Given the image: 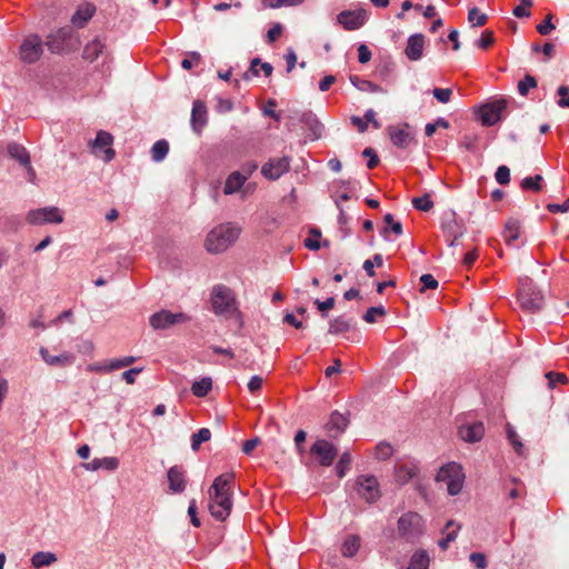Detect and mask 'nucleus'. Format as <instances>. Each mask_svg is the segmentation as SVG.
<instances>
[{"instance_id": "7ed1b4c3", "label": "nucleus", "mask_w": 569, "mask_h": 569, "mask_svg": "<svg viewBox=\"0 0 569 569\" xmlns=\"http://www.w3.org/2000/svg\"><path fill=\"white\" fill-rule=\"evenodd\" d=\"M240 232L241 228L237 223H220L208 232L204 248L209 253H221L236 242Z\"/></svg>"}, {"instance_id": "f257e3e1", "label": "nucleus", "mask_w": 569, "mask_h": 569, "mask_svg": "<svg viewBox=\"0 0 569 569\" xmlns=\"http://www.w3.org/2000/svg\"><path fill=\"white\" fill-rule=\"evenodd\" d=\"M233 479V473L220 475L213 480L208 491L209 511L219 521L226 520L231 513Z\"/></svg>"}, {"instance_id": "4d7b16f0", "label": "nucleus", "mask_w": 569, "mask_h": 569, "mask_svg": "<svg viewBox=\"0 0 569 569\" xmlns=\"http://www.w3.org/2000/svg\"><path fill=\"white\" fill-rule=\"evenodd\" d=\"M432 94L439 102L447 103L450 101L452 90L449 88H435Z\"/></svg>"}, {"instance_id": "1a4fd4ad", "label": "nucleus", "mask_w": 569, "mask_h": 569, "mask_svg": "<svg viewBox=\"0 0 569 569\" xmlns=\"http://www.w3.org/2000/svg\"><path fill=\"white\" fill-rule=\"evenodd\" d=\"M189 320V317L183 312H170L168 310H161L153 313L150 319V326L156 330H164L177 323H183Z\"/></svg>"}, {"instance_id": "49530a36", "label": "nucleus", "mask_w": 569, "mask_h": 569, "mask_svg": "<svg viewBox=\"0 0 569 569\" xmlns=\"http://www.w3.org/2000/svg\"><path fill=\"white\" fill-rule=\"evenodd\" d=\"M321 237V232L318 229H311L309 237L305 240V246L309 250H319L320 243L319 239Z\"/></svg>"}, {"instance_id": "2f4dec72", "label": "nucleus", "mask_w": 569, "mask_h": 569, "mask_svg": "<svg viewBox=\"0 0 569 569\" xmlns=\"http://www.w3.org/2000/svg\"><path fill=\"white\" fill-rule=\"evenodd\" d=\"M104 43L100 39H94L87 43L83 49V58L89 61L96 60L103 53Z\"/></svg>"}, {"instance_id": "4c0bfd02", "label": "nucleus", "mask_w": 569, "mask_h": 569, "mask_svg": "<svg viewBox=\"0 0 569 569\" xmlns=\"http://www.w3.org/2000/svg\"><path fill=\"white\" fill-rule=\"evenodd\" d=\"M386 227L382 231L383 237L387 239V232L389 229L396 234L401 236L402 234V224L399 221H396L393 219V216L391 213H387L383 218Z\"/></svg>"}, {"instance_id": "864d4df0", "label": "nucleus", "mask_w": 569, "mask_h": 569, "mask_svg": "<svg viewBox=\"0 0 569 569\" xmlns=\"http://www.w3.org/2000/svg\"><path fill=\"white\" fill-rule=\"evenodd\" d=\"M382 262H383L382 256L377 253L373 256V260L368 259L365 261L363 269L369 277H372V276H375V270H373L375 264L380 267V266H382Z\"/></svg>"}, {"instance_id": "c756f323", "label": "nucleus", "mask_w": 569, "mask_h": 569, "mask_svg": "<svg viewBox=\"0 0 569 569\" xmlns=\"http://www.w3.org/2000/svg\"><path fill=\"white\" fill-rule=\"evenodd\" d=\"M351 328V319L346 316H339L330 320L329 333L339 335L348 332Z\"/></svg>"}, {"instance_id": "58836bf2", "label": "nucleus", "mask_w": 569, "mask_h": 569, "mask_svg": "<svg viewBox=\"0 0 569 569\" xmlns=\"http://www.w3.org/2000/svg\"><path fill=\"white\" fill-rule=\"evenodd\" d=\"M488 20L487 14L481 13L478 8H471L468 11V21L471 27H482Z\"/></svg>"}, {"instance_id": "8fccbe9b", "label": "nucleus", "mask_w": 569, "mask_h": 569, "mask_svg": "<svg viewBox=\"0 0 569 569\" xmlns=\"http://www.w3.org/2000/svg\"><path fill=\"white\" fill-rule=\"evenodd\" d=\"M305 0H262L263 4L269 8L293 7L301 4Z\"/></svg>"}, {"instance_id": "393cba45", "label": "nucleus", "mask_w": 569, "mask_h": 569, "mask_svg": "<svg viewBox=\"0 0 569 569\" xmlns=\"http://www.w3.org/2000/svg\"><path fill=\"white\" fill-rule=\"evenodd\" d=\"M247 181V177L243 176L240 171L231 172L226 179L223 193L227 196L233 194L236 192L241 191L242 187Z\"/></svg>"}, {"instance_id": "4468645a", "label": "nucleus", "mask_w": 569, "mask_h": 569, "mask_svg": "<svg viewBox=\"0 0 569 569\" xmlns=\"http://www.w3.org/2000/svg\"><path fill=\"white\" fill-rule=\"evenodd\" d=\"M42 54V41L36 36L31 34L24 39L20 46V58L27 63L36 62Z\"/></svg>"}, {"instance_id": "338daca9", "label": "nucleus", "mask_w": 569, "mask_h": 569, "mask_svg": "<svg viewBox=\"0 0 569 569\" xmlns=\"http://www.w3.org/2000/svg\"><path fill=\"white\" fill-rule=\"evenodd\" d=\"M188 515L190 517V521L194 527H200V519L197 515V502L194 499H192L188 507Z\"/></svg>"}, {"instance_id": "f03ea898", "label": "nucleus", "mask_w": 569, "mask_h": 569, "mask_svg": "<svg viewBox=\"0 0 569 569\" xmlns=\"http://www.w3.org/2000/svg\"><path fill=\"white\" fill-rule=\"evenodd\" d=\"M210 303L214 315L234 319L240 328L243 327V316L231 288L222 283L214 284L210 292Z\"/></svg>"}, {"instance_id": "bb28decb", "label": "nucleus", "mask_w": 569, "mask_h": 569, "mask_svg": "<svg viewBox=\"0 0 569 569\" xmlns=\"http://www.w3.org/2000/svg\"><path fill=\"white\" fill-rule=\"evenodd\" d=\"M349 80H350L351 84L360 91L371 92V93H385L386 92V90L383 88H381L380 86H378L369 80L361 79L358 76H350Z\"/></svg>"}, {"instance_id": "603ef678", "label": "nucleus", "mask_w": 569, "mask_h": 569, "mask_svg": "<svg viewBox=\"0 0 569 569\" xmlns=\"http://www.w3.org/2000/svg\"><path fill=\"white\" fill-rule=\"evenodd\" d=\"M546 378L548 379V387L553 389L557 383H566L568 378L565 373L560 372H547Z\"/></svg>"}, {"instance_id": "6ab92c4d", "label": "nucleus", "mask_w": 569, "mask_h": 569, "mask_svg": "<svg viewBox=\"0 0 569 569\" xmlns=\"http://www.w3.org/2000/svg\"><path fill=\"white\" fill-rule=\"evenodd\" d=\"M190 123L196 133H200L207 124V107L200 100H194L192 103Z\"/></svg>"}, {"instance_id": "a18cd8bd", "label": "nucleus", "mask_w": 569, "mask_h": 569, "mask_svg": "<svg viewBox=\"0 0 569 569\" xmlns=\"http://www.w3.org/2000/svg\"><path fill=\"white\" fill-rule=\"evenodd\" d=\"M507 437H508L510 443L512 445L513 449L516 450V452L518 455H522L523 445L519 440V437H518L516 430L510 425L507 426Z\"/></svg>"}, {"instance_id": "e433bc0d", "label": "nucleus", "mask_w": 569, "mask_h": 569, "mask_svg": "<svg viewBox=\"0 0 569 569\" xmlns=\"http://www.w3.org/2000/svg\"><path fill=\"white\" fill-rule=\"evenodd\" d=\"M211 438V431L208 428H201L191 437V449L198 451L200 446L209 441Z\"/></svg>"}, {"instance_id": "09e8293b", "label": "nucleus", "mask_w": 569, "mask_h": 569, "mask_svg": "<svg viewBox=\"0 0 569 569\" xmlns=\"http://www.w3.org/2000/svg\"><path fill=\"white\" fill-rule=\"evenodd\" d=\"M531 6V0H520V4L513 8L512 13L516 18H528L530 16L529 8Z\"/></svg>"}, {"instance_id": "680f3d73", "label": "nucleus", "mask_w": 569, "mask_h": 569, "mask_svg": "<svg viewBox=\"0 0 569 569\" xmlns=\"http://www.w3.org/2000/svg\"><path fill=\"white\" fill-rule=\"evenodd\" d=\"M111 361V368L114 370L128 367L132 365L136 361V357L127 356L122 358L112 359Z\"/></svg>"}, {"instance_id": "c03bdc74", "label": "nucleus", "mask_w": 569, "mask_h": 569, "mask_svg": "<svg viewBox=\"0 0 569 569\" xmlns=\"http://www.w3.org/2000/svg\"><path fill=\"white\" fill-rule=\"evenodd\" d=\"M386 315V309L382 306L370 307L363 315V320L368 323H373L377 321V317H383Z\"/></svg>"}, {"instance_id": "b1692460", "label": "nucleus", "mask_w": 569, "mask_h": 569, "mask_svg": "<svg viewBox=\"0 0 569 569\" xmlns=\"http://www.w3.org/2000/svg\"><path fill=\"white\" fill-rule=\"evenodd\" d=\"M96 8L91 3H83L79 6L77 11L71 17V22L77 28H83L86 23L92 18Z\"/></svg>"}, {"instance_id": "39448f33", "label": "nucleus", "mask_w": 569, "mask_h": 569, "mask_svg": "<svg viewBox=\"0 0 569 569\" xmlns=\"http://www.w3.org/2000/svg\"><path fill=\"white\" fill-rule=\"evenodd\" d=\"M518 300L521 309L529 313L540 311L545 303L542 293L532 284L531 280L529 279H525L521 282Z\"/></svg>"}, {"instance_id": "a19ab883", "label": "nucleus", "mask_w": 569, "mask_h": 569, "mask_svg": "<svg viewBox=\"0 0 569 569\" xmlns=\"http://www.w3.org/2000/svg\"><path fill=\"white\" fill-rule=\"evenodd\" d=\"M456 527L455 529H452L451 531H449L446 537L443 539H441L439 541V547L442 549V550H446L450 542H452L456 538H457V535H458V531L460 529V526L459 525H456L455 521L450 520L447 522V529H450L451 527Z\"/></svg>"}, {"instance_id": "2eb2a0df", "label": "nucleus", "mask_w": 569, "mask_h": 569, "mask_svg": "<svg viewBox=\"0 0 569 569\" xmlns=\"http://www.w3.org/2000/svg\"><path fill=\"white\" fill-rule=\"evenodd\" d=\"M310 451L319 458L321 466H331L338 455L337 448L325 439L317 440Z\"/></svg>"}, {"instance_id": "ea45409f", "label": "nucleus", "mask_w": 569, "mask_h": 569, "mask_svg": "<svg viewBox=\"0 0 569 569\" xmlns=\"http://www.w3.org/2000/svg\"><path fill=\"white\" fill-rule=\"evenodd\" d=\"M542 180L543 178L540 174L530 176L523 178L520 186L523 190L540 191Z\"/></svg>"}, {"instance_id": "0e129e2a", "label": "nucleus", "mask_w": 569, "mask_h": 569, "mask_svg": "<svg viewBox=\"0 0 569 569\" xmlns=\"http://www.w3.org/2000/svg\"><path fill=\"white\" fill-rule=\"evenodd\" d=\"M555 29L553 23L551 22V16H547L546 19L537 26V31L542 34L547 36Z\"/></svg>"}, {"instance_id": "cd10ccee", "label": "nucleus", "mask_w": 569, "mask_h": 569, "mask_svg": "<svg viewBox=\"0 0 569 569\" xmlns=\"http://www.w3.org/2000/svg\"><path fill=\"white\" fill-rule=\"evenodd\" d=\"M7 150L9 156L17 160L21 166L24 167L30 163V154L23 146L17 142H11L8 144Z\"/></svg>"}, {"instance_id": "473e14b6", "label": "nucleus", "mask_w": 569, "mask_h": 569, "mask_svg": "<svg viewBox=\"0 0 569 569\" xmlns=\"http://www.w3.org/2000/svg\"><path fill=\"white\" fill-rule=\"evenodd\" d=\"M360 548V538L356 535L348 536L342 546H341V553L343 557L351 558L353 557Z\"/></svg>"}, {"instance_id": "412c9836", "label": "nucleus", "mask_w": 569, "mask_h": 569, "mask_svg": "<svg viewBox=\"0 0 569 569\" xmlns=\"http://www.w3.org/2000/svg\"><path fill=\"white\" fill-rule=\"evenodd\" d=\"M82 467L88 471H97L100 469L114 471L119 467V460L116 457L94 458L90 462L82 463Z\"/></svg>"}, {"instance_id": "c9c22d12", "label": "nucleus", "mask_w": 569, "mask_h": 569, "mask_svg": "<svg viewBox=\"0 0 569 569\" xmlns=\"http://www.w3.org/2000/svg\"><path fill=\"white\" fill-rule=\"evenodd\" d=\"M169 152V143L166 140H158L151 148V158L154 162L162 161Z\"/></svg>"}, {"instance_id": "c85d7f7f", "label": "nucleus", "mask_w": 569, "mask_h": 569, "mask_svg": "<svg viewBox=\"0 0 569 569\" xmlns=\"http://www.w3.org/2000/svg\"><path fill=\"white\" fill-rule=\"evenodd\" d=\"M30 561L34 569H40L54 563L57 561V556L51 551H38L32 555Z\"/></svg>"}, {"instance_id": "f704fd0d", "label": "nucleus", "mask_w": 569, "mask_h": 569, "mask_svg": "<svg viewBox=\"0 0 569 569\" xmlns=\"http://www.w3.org/2000/svg\"><path fill=\"white\" fill-rule=\"evenodd\" d=\"M429 556L425 550L417 551L412 555L407 569H428Z\"/></svg>"}, {"instance_id": "20e7f679", "label": "nucleus", "mask_w": 569, "mask_h": 569, "mask_svg": "<svg viewBox=\"0 0 569 569\" xmlns=\"http://www.w3.org/2000/svg\"><path fill=\"white\" fill-rule=\"evenodd\" d=\"M436 479L447 486L450 496H456L463 487L465 473L460 465L450 462L440 468Z\"/></svg>"}, {"instance_id": "5fc2aeb1", "label": "nucleus", "mask_w": 569, "mask_h": 569, "mask_svg": "<svg viewBox=\"0 0 569 569\" xmlns=\"http://www.w3.org/2000/svg\"><path fill=\"white\" fill-rule=\"evenodd\" d=\"M392 447L387 442H380L376 446V456L380 460H386L392 455Z\"/></svg>"}, {"instance_id": "f8f14e48", "label": "nucleus", "mask_w": 569, "mask_h": 569, "mask_svg": "<svg viewBox=\"0 0 569 569\" xmlns=\"http://www.w3.org/2000/svg\"><path fill=\"white\" fill-rule=\"evenodd\" d=\"M388 134L393 146L406 149L415 140V130L409 123L389 126Z\"/></svg>"}, {"instance_id": "0eeeda50", "label": "nucleus", "mask_w": 569, "mask_h": 569, "mask_svg": "<svg viewBox=\"0 0 569 569\" xmlns=\"http://www.w3.org/2000/svg\"><path fill=\"white\" fill-rule=\"evenodd\" d=\"M398 531L407 540H415L423 531V520L417 512H407L398 520Z\"/></svg>"}, {"instance_id": "79ce46f5", "label": "nucleus", "mask_w": 569, "mask_h": 569, "mask_svg": "<svg viewBox=\"0 0 569 569\" xmlns=\"http://www.w3.org/2000/svg\"><path fill=\"white\" fill-rule=\"evenodd\" d=\"M350 461V455L348 452H343L340 456L338 462L336 463V472L340 479H342L346 476V472L349 469Z\"/></svg>"}, {"instance_id": "a211bd4d", "label": "nucleus", "mask_w": 569, "mask_h": 569, "mask_svg": "<svg viewBox=\"0 0 569 569\" xmlns=\"http://www.w3.org/2000/svg\"><path fill=\"white\" fill-rule=\"evenodd\" d=\"M458 435L466 442H478L482 439L485 435L483 423L477 421L472 423L462 425L459 427Z\"/></svg>"}, {"instance_id": "774afa93", "label": "nucleus", "mask_w": 569, "mask_h": 569, "mask_svg": "<svg viewBox=\"0 0 569 569\" xmlns=\"http://www.w3.org/2000/svg\"><path fill=\"white\" fill-rule=\"evenodd\" d=\"M547 209H548V211H550L552 213L567 212V211H569V198L566 201H563V203H561V204L550 203L547 206Z\"/></svg>"}, {"instance_id": "e2e57ef3", "label": "nucleus", "mask_w": 569, "mask_h": 569, "mask_svg": "<svg viewBox=\"0 0 569 569\" xmlns=\"http://www.w3.org/2000/svg\"><path fill=\"white\" fill-rule=\"evenodd\" d=\"M470 561L476 566L477 569H486L487 560L483 553L472 552L469 556Z\"/></svg>"}, {"instance_id": "bf43d9fd", "label": "nucleus", "mask_w": 569, "mask_h": 569, "mask_svg": "<svg viewBox=\"0 0 569 569\" xmlns=\"http://www.w3.org/2000/svg\"><path fill=\"white\" fill-rule=\"evenodd\" d=\"M457 229H463L455 219H451L442 224V230L446 238H453Z\"/></svg>"}, {"instance_id": "f3484780", "label": "nucleus", "mask_w": 569, "mask_h": 569, "mask_svg": "<svg viewBox=\"0 0 569 569\" xmlns=\"http://www.w3.org/2000/svg\"><path fill=\"white\" fill-rule=\"evenodd\" d=\"M39 355L41 359L51 367H68L71 366L74 362V355L71 352H62L58 356L50 355L49 350L44 347H41L39 349Z\"/></svg>"}, {"instance_id": "3c124183", "label": "nucleus", "mask_w": 569, "mask_h": 569, "mask_svg": "<svg viewBox=\"0 0 569 569\" xmlns=\"http://www.w3.org/2000/svg\"><path fill=\"white\" fill-rule=\"evenodd\" d=\"M86 370L89 372H96V373H108V372L113 371V369L111 368L110 360L107 362L90 363L87 366Z\"/></svg>"}, {"instance_id": "13d9d810", "label": "nucleus", "mask_w": 569, "mask_h": 569, "mask_svg": "<svg viewBox=\"0 0 569 569\" xmlns=\"http://www.w3.org/2000/svg\"><path fill=\"white\" fill-rule=\"evenodd\" d=\"M557 94L559 96L557 100L558 107L569 108V87L560 86L557 90Z\"/></svg>"}, {"instance_id": "4be33fe9", "label": "nucleus", "mask_w": 569, "mask_h": 569, "mask_svg": "<svg viewBox=\"0 0 569 569\" xmlns=\"http://www.w3.org/2000/svg\"><path fill=\"white\" fill-rule=\"evenodd\" d=\"M348 426V419L345 415L339 412L331 413L329 421L326 425V429L330 437H338L341 435Z\"/></svg>"}, {"instance_id": "9d476101", "label": "nucleus", "mask_w": 569, "mask_h": 569, "mask_svg": "<svg viewBox=\"0 0 569 569\" xmlns=\"http://www.w3.org/2000/svg\"><path fill=\"white\" fill-rule=\"evenodd\" d=\"M357 492L367 502L372 503L380 498L379 483L376 477L362 475L356 481Z\"/></svg>"}, {"instance_id": "37998d69", "label": "nucleus", "mask_w": 569, "mask_h": 569, "mask_svg": "<svg viewBox=\"0 0 569 569\" xmlns=\"http://www.w3.org/2000/svg\"><path fill=\"white\" fill-rule=\"evenodd\" d=\"M537 87V80L530 76L527 74L522 80L518 82V92L521 96H527L530 89H533Z\"/></svg>"}, {"instance_id": "052dcab7", "label": "nucleus", "mask_w": 569, "mask_h": 569, "mask_svg": "<svg viewBox=\"0 0 569 569\" xmlns=\"http://www.w3.org/2000/svg\"><path fill=\"white\" fill-rule=\"evenodd\" d=\"M495 178L498 183L500 184H507L510 181V170L507 166H500L498 167Z\"/></svg>"}, {"instance_id": "423d86ee", "label": "nucleus", "mask_w": 569, "mask_h": 569, "mask_svg": "<svg viewBox=\"0 0 569 569\" xmlns=\"http://www.w3.org/2000/svg\"><path fill=\"white\" fill-rule=\"evenodd\" d=\"M63 212L54 206L30 210L26 220L32 226L59 224L63 222Z\"/></svg>"}, {"instance_id": "9b49d317", "label": "nucleus", "mask_w": 569, "mask_h": 569, "mask_svg": "<svg viewBox=\"0 0 569 569\" xmlns=\"http://www.w3.org/2000/svg\"><path fill=\"white\" fill-rule=\"evenodd\" d=\"M368 11L363 8H359L356 10L341 11L337 16V20L346 30L351 31L360 29L368 20Z\"/></svg>"}, {"instance_id": "a878e982", "label": "nucleus", "mask_w": 569, "mask_h": 569, "mask_svg": "<svg viewBox=\"0 0 569 569\" xmlns=\"http://www.w3.org/2000/svg\"><path fill=\"white\" fill-rule=\"evenodd\" d=\"M419 468L415 463H402L395 468V478L399 485H406L417 476Z\"/></svg>"}, {"instance_id": "6e6d98bb", "label": "nucleus", "mask_w": 569, "mask_h": 569, "mask_svg": "<svg viewBox=\"0 0 569 569\" xmlns=\"http://www.w3.org/2000/svg\"><path fill=\"white\" fill-rule=\"evenodd\" d=\"M495 41L493 32L490 30H486L481 33L480 38L477 40V47L481 49H488Z\"/></svg>"}, {"instance_id": "7c9ffc66", "label": "nucleus", "mask_w": 569, "mask_h": 569, "mask_svg": "<svg viewBox=\"0 0 569 569\" xmlns=\"http://www.w3.org/2000/svg\"><path fill=\"white\" fill-rule=\"evenodd\" d=\"M520 236V224L518 220L509 219L505 226L503 239L508 246H513Z\"/></svg>"}, {"instance_id": "69168bd1", "label": "nucleus", "mask_w": 569, "mask_h": 569, "mask_svg": "<svg viewBox=\"0 0 569 569\" xmlns=\"http://www.w3.org/2000/svg\"><path fill=\"white\" fill-rule=\"evenodd\" d=\"M420 282L422 283V291L426 289H436L438 288V281L435 279L432 274L426 273L420 277Z\"/></svg>"}, {"instance_id": "ddd939ff", "label": "nucleus", "mask_w": 569, "mask_h": 569, "mask_svg": "<svg viewBox=\"0 0 569 569\" xmlns=\"http://www.w3.org/2000/svg\"><path fill=\"white\" fill-rule=\"evenodd\" d=\"M291 158L283 156L281 158L270 159L261 168L262 176L268 180H278L290 169Z\"/></svg>"}, {"instance_id": "5701e85b", "label": "nucleus", "mask_w": 569, "mask_h": 569, "mask_svg": "<svg viewBox=\"0 0 569 569\" xmlns=\"http://www.w3.org/2000/svg\"><path fill=\"white\" fill-rule=\"evenodd\" d=\"M169 488L172 492L180 493L186 488V480L181 467L173 466L168 470Z\"/></svg>"}, {"instance_id": "6e6552de", "label": "nucleus", "mask_w": 569, "mask_h": 569, "mask_svg": "<svg viewBox=\"0 0 569 569\" xmlns=\"http://www.w3.org/2000/svg\"><path fill=\"white\" fill-rule=\"evenodd\" d=\"M507 100L498 99L480 107L479 117L483 126H493L502 119V112L507 108Z\"/></svg>"}, {"instance_id": "de8ad7c7", "label": "nucleus", "mask_w": 569, "mask_h": 569, "mask_svg": "<svg viewBox=\"0 0 569 569\" xmlns=\"http://www.w3.org/2000/svg\"><path fill=\"white\" fill-rule=\"evenodd\" d=\"M412 204L417 210L420 211H429L433 207V202L431 201L430 197L428 194H425L422 197L413 198Z\"/></svg>"}, {"instance_id": "72a5a7b5", "label": "nucleus", "mask_w": 569, "mask_h": 569, "mask_svg": "<svg viewBox=\"0 0 569 569\" xmlns=\"http://www.w3.org/2000/svg\"><path fill=\"white\" fill-rule=\"evenodd\" d=\"M212 389V379L210 377H203L197 380L191 386V391L196 397H206Z\"/></svg>"}, {"instance_id": "aec40b11", "label": "nucleus", "mask_w": 569, "mask_h": 569, "mask_svg": "<svg viewBox=\"0 0 569 569\" xmlns=\"http://www.w3.org/2000/svg\"><path fill=\"white\" fill-rule=\"evenodd\" d=\"M111 143L112 136L107 131L100 130L97 133L96 139L90 144L94 152H97L100 149H103L104 160L111 161L114 158V150L110 148Z\"/></svg>"}, {"instance_id": "dca6fc26", "label": "nucleus", "mask_w": 569, "mask_h": 569, "mask_svg": "<svg viewBox=\"0 0 569 569\" xmlns=\"http://www.w3.org/2000/svg\"><path fill=\"white\" fill-rule=\"evenodd\" d=\"M426 38L422 33H413L407 40L405 54L410 61H418L423 57Z\"/></svg>"}]
</instances>
